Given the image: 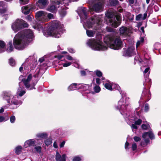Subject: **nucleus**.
I'll list each match as a JSON object with an SVG mask.
<instances>
[{
	"label": "nucleus",
	"mask_w": 161,
	"mask_h": 161,
	"mask_svg": "<svg viewBox=\"0 0 161 161\" xmlns=\"http://www.w3.org/2000/svg\"><path fill=\"white\" fill-rule=\"evenodd\" d=\"M20 83H19V87L18 88L17 92V94L18 97H21L25 93V91L22 89V87L20 86Z\"/></svg>",
	"instance_id": "20"
},
{
	"label": "nucleus",
	"mask_w": 161,
	"mask_h": 161,
	"mask_svg": "<svg viewBox=\"0 0 161 161\" xmlns=\"http://www.w3.org/2000/svg\"><path fill=\"white\" fill-rule=\"evenodd\" d=\"M67 155L65 154H63L62 155L58 152H56L55 155L56 161H66Z\"/></svg>",
	"instance_id": "17"
},
{
	"label": "nucleus",
	"mask_w": 161,
	"mask_h": 161,
	"mask_svg": "<svg viewBox=\"0 0 161 161\" xmlns=\"http://www.w3.org/2000/svg\"><path fill=\"white\" fill-rule=\"evenodd\" d=\"M101 79L99 78H97L96 79V82L97 84H100V80Z\"/></svg>",
	"instance_id": "58"
},
{
	"label": "nucleus",
	"mask_w": 161,
	"mask_h": 161,
	"mask_svg": "<svg viewBox=\"0 0 161 161\" xmlns=\"http://www.w3.org/2000/svg\"><path fill=\"white\" fill-rule=\"evenodd\" d=\"M68 50L71 53H75V50L71 48H68Z\"/></svg>",
	"instance_id": "54"
},
{
	"label": "nucleus",
	"mask_w": 161,
	"mask_h": 161,
	"mask_svg": "<svg viewBox=\"0 0 161 161\" xmlns=\"http://www.w3.org/2000/svg\"><path fill=\"white\" fill-rule=\"evenodd\" d=\"M9 64L11 66H13L15 64V60L13 58H10L9 59Z\"/></svg>",
	"instance_id": "38"
},
{
	"label": "nucleus",
	"mask_w": 161,
	"mask_h": 161,
	"mask_svg": "<svg viewBox=\"0 0 161 161\" xmlns=\"http://www.w3.org/2000/svg\"><path fill=\"white\" fill-rule=\"evenodd\" d=\"M142 128L144 130H147L148 127V126L147 125H146L145 124H142Z\"/></svg>",
	"instance_id": "51"
},
{
	"label": "nucleus",
	"mask_w": 161,
	"mask_h": 161,
	"mask_svg": "<svg viewBox=\"0 0 161 161\" xmlns=\"http://www.w3.org/2000/svg\"><path fill=\"white\" fill-rule=\"evenodd\" d=\"M31 79L32 75L31 74L29 75L26 79L24 78L23 76L22 75H20L19 77V80L23 82L26 88L29 90L36 89L35 87H32L30 84V81Z\"/></svg>",
	"instance_id": "11"
},
{
	"label": "nucleus",
	"mask_w": 161,
	"mask_h": 161,
	"mask_svg": "<svg viewBox=\"0 0 161 161\" xmlns=\"http://www.w3.org/2000/svg\"><path fill=\"white\" fill-rule=\"evenodd\" d=\"M80 84L77 83H73L71 85L68 87V89L69 91H72L76 89H79L80 88H82V86H80Z\"/></svg>",
	"instance_id": "18"
},
{
	"label": "nucleus",
	"mask_w": 161,
	"mask_h": 161,
	"mask_svg": "<svg viewBox=\"0 0 161 161\" xmlns=\"http://www.w3.org/2000/svg\"><path fill=\"white\" fill-rule=\"evenodd\" d=\"M106 30L108 32H112L113 31V29L109 27H107L106 28Z\"/></svg>",
	"instance_id": "52"
},
{
	"label": "nucleus",
	"mask_w": 161,
	"mask_h": 161,
	"mask_svg": "<svg viewBox=\"0 0 161 161\" xmlns=\"http://www.w3.org/2000/svg\"><path fill=\"white\" fill-rule=\"evenodd\" d=\"M147 16V13H145L143 15V20H144L146 19Z\"/></svg>",
	"instance_id": "63"
},
{
	"label": "nucleus",
	"mask_w": 161,
	"mask_h": 161,
	"mask_svg": "<svg viewBox=\"0 0 161 161\" xmlns=\"http://www.w3.org/2000/svg\"><path fill=\"white\" fill-rule=\"evenodd\" d=\"M71 64V63L70 62H67L63 64V65L64 67H67L69 66Z\"/></svg>",
	"instance_id": "46"
},
{
	"label": "nucleus",
	"mask_w": 161,
	"mask_h": 161,
	"mask_svg": "<svg viewBox=\"0 0 161 161\" xmlns=\"http://www.w3.org/2000/svg\"><path fill=\"white\" fill-rule=\"evenodd\" d=\"M78 13L80 16V19L87 18V9L84 7H81L78 9Z\"/></svg>",
	"instance_id": "14"
},
{
	"label": "nucleus",
	"mask_w": 161,
	"mask_h": 161,
	"mask_svg": "<svg viewBox=\"0 0 161 161\" xmlns=\"http://www.w3.org/2000/svg\"><path fill=\"white\" fill-rule=\"evenodd\" d=\"M134 141L136 142L139 141L141 140V138L140 137L135 136L133 138Z\"/></svg>",
	"instance_id": "50"
},
{
	"label": "nucleus",
	"mask_w": 161,
	"mask_h": 161,
	"mask_svg": "<svg viewBox=\"0 0 161 161\" xmlns=\"http://www.w3.org/2000/svg\"><path fill=\"white\" fill-rule=\"evenodd\" d=\"M53 147L56 148H57L58 147L57 144L56 142H54L53 144Z\"/></svg>",
	"instance_id": "60"
},
{
	"label": "nucleus",
	"mask_w": 161,
	"mask_h": 161,
	"mask_svg": "<svg viewBox=\"0 0 161 161\" xmlns=\"http://www.w3.org/2000/svg\"><path fill=\"white\" fill-rule=\"evenodd\" d=\"M142 122V120L141 119H138L137 120L135 121V123L136 125H140Z\"/></svg>",
	"instance_id": "47"
},
{
	"label": "nucleus",
	"mask_w": 161,
	"mask_h": 161,
	"mask_svg": "<svg viewBox=\"0 0 161 161\" xmlns=\"http://www.w3.org/2000/svg\"><path fill=\"white\" fill-rule=\"evenodd\" d=\"M8 45L9 47L7 48V51L8 52H12L14 49L12 42L11 41L9 42Z\"/></svg>",
	"instance_id": "28"
},
{
	"label": "nucleus",
	"mask_w": 161,
	"mask_h": 161,
	"mask_svg": "<svg viewBox=\"0 0 161 161\" xmlns=\"http://www.w3.org/2000/svg\"><path fill=\"white\" fill-rule=\"evenodd\" d=\"M102 4L100 2L95 3L93 6H91L90 7L91 10L96 12H101L102 10Z\"/></svg>",
	"instance_id": "13"
},
{
	"label": "nucleus",
	"mask_w": 161,
	"mask_h": 161,
	"mask_svg": "<svg viewBox=\"0 0 161 161\" xmlns=\"http://www.w3.org/2000/svg\"><path fill=\"white\" fill-rule=\"evenodd\" d=\"M136 125L135 124H132L131 126L132 129H137V127Z\"/></svg>",
	"instance_id": "56"
},
{
	"label": "nucleus",
	"mask_w": 161,
	"mask_h": 161,
	"mask_svg": "<svg viewBox=\"0 0 161 161\" xmlns=\"http://www.w3.org/2000/svg\"><path fill=\"white\" fill-rule=\"evenodd\" d=\"M36 137L42 139H45L48 136V134L46 132L39 133L36 135Z\"/></svg>",
	"instance_id": "24"
},
{
	"label": "nucleus",
	"mask_w": 161,
	"mask_h": 161,
	"mask_svg": "<svg viewBox=\"0 0 161 161\" xmlns=\"http://www.w3.org/2000/svg\"><path fill=\"white\" fill-rule=\"evenodd\" d=\"M115 89L119 92L120 94L122 95V98L118 102V106H115V108L119 110L121 114L123 115L127 122L128 123L129 121L133 122L134 120V118L130 116V112L129 109L130 107L129 102L126 101L125 94L122 93V91H120V88L119 86L116 84Z\"/></svg>",
	"instance_id": "4"
},
{
	"label": "nucleus",
	"mask_w": 161,
	"mask_h": 161,
	"mask_svg": "<svg viewBox=\"0 0 161 161\" xmlns=\"http://www.w3.org/2000/svg\"><path fill=\"white\" fill-rule=\"evenodd\" d=\"M110 4L112 6L116 5L118 3L117 0H109Z\"/></svg>",
	"instance_id": "37"
},
{
	"label": "nucleus",
	"mask_w": 161,
	"mask_h": 161,
	"mask_svg": "<svg viewBox=\"0 0 161 161\" xmlns=\"http://www.w3.org/2000/svg\"><path fill=\"white\" fill-rule=\"evenodd\" d=\"M66 58L69 60H73V58L69 55H67L66 56Z\"/></svg>",
	"instance_id": "55"
},
{
	"label": "nucleus",
	"mask_w": 161,
	"mask_h": 161,
	"mask_svg": "<svg viewBox=\"0 0 161 161\" xmlns=\"http://www.w3.org/2000/svg\"><path fill=\"white\" fill-rule=\"evenodd\" d=\"M64 25L58 21H53L49 24L42 25L36 24L33 27L39 31H42L43 35L46 37L52 36L55 38H59L63 33L64 29Z\"/></svg>",
	"instance_id": "2"
},
{
	"label": "nucleus",
	"mask_w": 161,
	"mask_h": 161,
	"mask_svg": "<svg viewBox=\"0 0 161 161\" xmlns=\"http://www.w3.org/2000/svg\"><path fill=\"white\" fill-rule=\"evenodd\" d=\"M34 148L37 152H40L41 151L42 147L40 146H35Z\"/></svg>",
	"instance_id": "43"
},
{
	"label": "nucleus",
	"mask_w": 161,
	"mask_h": 161,
	"mask_svg": "<svg viewBox=\"0 0 161 161\" xmlns=\"http://www.w3.org/2000/svg\"><path fill=\"white\" fill-rule=\"evenodd\" d=\"M143 20V15L142 14H139L136 16V20Z\"/></svg>",
	"instance_id": "39"
},
{
	"label": "nucleus",
	"mask_w": 161,
	"mask_h": 161,
	"mask_svg": "<svg viewBox=\"0 0 161 161\" xmlns=\"http://www.w3.org/2000/svg\"><path fill=\"white\" fill-rule=\"evenodd\" d=\"M5 42L0 40V53L3 52L5 51Z\"/></svg>",
	"instance_id": "25"
},
{
	"label": "nucleus",
	"mask_w": 161,
	"mask_h": 161,
	"mask_svg": "<svg viewBox=\"0 0 161 161\" xmlns=\"http://www.w3.org/2000/svg\"><path fill=\"white\" fill-rule=\"evenodd\" d=\"M120 34L121 36H126L128 35L130 30L129 29L126 27L122 26L119 29Z\"/></svg>",
	"instance_id": "16"
},
{
	"label": "nucleus",
	"mask_w": 161,
	"mask_h": 161,
	"mask_svg": "<svg viewBox=\"0 0 161 161\" xmlns=\"http://www.w3.org/2000/svg\"><path fill=\"white\" fill-rule=\"evenodd\" d=\"M147 73V75H146V77L148 79L149 81L150 82V80L148 78V77L150 74L149 68V67L146 68L144 71V75Z\"/></svg>",
	"instance_id": "33"
},
{
	"label": "nucleus",
	"mask_w": 161,
	"mask_h": 161,
	"mask_svg": "<svg viewBox=\"0 0 161 161\" xmlns=\"http://www.w3.org/2000/svg\"><path fill=\"white\" fill-rule=\"evenodd\" d=\"M65 141H64L62 142L60 144L59 146L60 147H64V145L65 144Z\"/></svg>",
	"instance_id": "57"
},
{
	"label": "nucleus",
	"mask_w": 161,
	"mask_h": 161,
	"mask_svg": "<svg viewBox=\"0 0 161 161\" xmlns=\"http://www.w3.org/2000/svg\"><path fill=\"white\" fill-rule=\"evenodd\" d=\"M29 0H19V3L21 4H25L28 3Z\"/></svg>",
	"instance_id": "41"
},
{
	"label": "nucleus",
	"mask_w": 161,
	"mask_h": 161,
	"mask_svg": "<svg viewBox=\"0 0 161 161\" xmlns=\"http://www.w3.org/2000/svg\"><path fill=\"white\" fill-rule=\"evenodd\" d=\"M28 25L25 21L21 19H16L12 25V28L16 33L23 28L27 27Z\"/></svg>",
	"instance_id": "8"
},
{
	"label": "nucleus",
	"mask_w": 161,
	"mask_h": 161,
	"mask_svg": "<svg viewBox=\"0 0 161 161\" xmlns=\"http://www.w3.org/2000/svg\"><path fill=\"white\" fill-rule=\"evenodd\" d=\"M95 73L96 75L98 77H101L102 75V73L100 71L97 70L95 71Z\"/></svg>",
	"instance_id": "45"
},
{
	"label": "nucleus",
	"mask_w": 161,
	"mask_h": 161,
	"mask_svg": "<svg viewBox=\"0 0 161 161\" xmlns=\"http://www.w3.org/2000/svg\"><path fill=\"white\" fill-rule=\"evenodd\" d=\"M7 5L5 2L3 1L0 2V14H3L5 13L7 9Z\"/></svg>",
	"instance_id": "19"
},
{
	"label": "nucleus",
	"mask_w": 161,
	"mask_h": 161,
	"mask_svg": "<svg viewBox=\"0 0 161 161\" xmlns=\"http://www.w3.org/2000/svg\"><path fill=\"white\" fill-rule=\"evenodd\" d=\"M137 145L136 143L133 142L132 143L131 148L133 151H135L136 149Z\"/></svg>",
	"instance_id": "40"
},
{
	"label": "nucleus",
	"mask_w": 161,
	"mask_h": 161,
	"mask_svg": "<svg viewBox=\"0 0 161 161\" xmlns=\"http://www.w3.org/2000/svg\"><path fill=\"white\" fill-rule=\"evenodd\" d=\"M25 65V63L22 64V66L20 67L19 70L20 72H21L22 70L23 69V67Z\"/></svg>",
	"instance_id": "62"
},
{
	"label": "nucleus",
	"mask_w": 161,
	"mask_h": 161,
	"mask_svg": "<svg viewBox=\"0 0 161 161\" xmlns=\"http://www.w3.org/2000/svg\"><path fill=\"white\" fill-rule=\"evenodd\" d=\"M104 43L107 47L106 44L110 48L115 50L121 49L122 46V42L119 38H116L111 35L106 36L104 38ZM106 50V49L105 50Z\"/></svg>",
	"instance_id": "5"
},
{
	"label": "nucleus",
	"mask_w": 161,
	"mask_h": 161,
	"mask_svg": "<svg viewBox=\"0 0 161 161\" xmlns=\"http://www.w3.org/2000/svg\"><path fill=\"white\" fill-rule=\"evenodd\" d=\"M22 147L20 146H18L15 148V153L17 154H20L22 149Z\"/></svg>",
	"instance_id": "32"
},
{
	"label": "nucleus",
	"mask_w": 161,
	"mask_h": 161,
	"mask_svg": "<svg viewBox=\"0 0 161 161\" xmlns=\"http://www.w3.org/2000/svg\"><path fill=\"white\" fill-rule=\"evenodd\" d=\"M41 140L39 139H31L26 141L24 145L25 148L31 146H35L37 145L41 144L42 141L40 142Z\"/></svg>",
	"instance_id": "12"
},
{
	"label": "nucleus",
	"mask_w": 161,
	"mask_h": 161,
	"mask_svg": "<svg viewBox=\"0 0 161 161\" xmlns=\"http://www.w3.org/2000/svg\"><path fill=\"white\" fill-rule=\"evenodd\" d=\"M64 57L63 56L61 55H59L57 56V58H58L60 60L63 57Z\"/></svg>",
	"instance_id": "64"
},
{
	"label": "nucleus",
	"mask_w": 161,
	"mask_h": 161,
	"mask_svg": "<svg viewBox=\"0 0 161 161\" xmlns=\"http://www.w3.org/2000/svg\"><path fill=\"white\" fill-rule=\"evenodd\" d=\"M129 145V143L127 142H126L125 144V148L127 149H128V146Z\"/></svg>",
	"instance_id": "61"
},
{
	"label": "nucleus",
	"mask_w": 161,
	"mask_h": 161,
	"mask_svg": "<svg viewBox=\"0 0 161 161\" xmlns=\"http://www.w3.org/2000/svg\"><path fill=\"white\" fill-rule=\"evenodd\" d=\"M6 121V120L5 119V118L3 116H0V122H1L3 121Z\"/></svg>",
	"instance_id": "53"
},
{
	"label": "nucleus",
	"mask_w": 161,
	"mask_h": 161,
	"mask_svg": "<svg viewBox=\"0 0 161 161\" xmlns=\"http://www.w3.org/2000/svg\"><path fill=\"white\" fill-rule=\"evenodd\" d=\"M46 145L48 146L50 145L52 143V139L51 136H49L48 138L46 139L44 141Z\"/></svg>",
	"instance_id": "26"
},
{
	"label": "nucleus",
	"mask_w": 161,
	"mask_h": 161,
	"mask_svg": "<svg viewBox=\"0 0 161 161\" xmlns=\"http://www.w3.org/2000/svg\"><path fill=\"white\" fill-rule=\"evenodd\" d=\"M81 75L82 76H84L86 75V72L85 71L82 70L80 71Z\"/></svg>",
	"instance_id": "59"
},
{
	"label": "nucleus",
	"mask_w": 161,
	"mask_h": 161,
	"mask_svg": "<svg viewBox=\"0 0 161 161\" xmlns=\"http://www.w3.org/2000/svg\"><path fill=\"white\" fill-rule=\"evenodd\" d=\"M2 97L3 100L6 101L9 106L14 105L18 106L22 103L20 98L17 95H14L11 91L3 92Z\"/></svg>",
	"instance_id": "6"
},
{
	"label": "nucleus",
	"mask_w": 161,
	"mask_h": 161,
	"mask_svg": "<svg viewBox=\"0 0 161 161\" xmlns=\"http://www.w3.org/2000/svg\"><path fill=\"white\" fill-rule=\"evenodd\" d=\"M15 117L14 116H11L10 118V121L11 123H14L15 121Z\"/></svg>",
	"instance_id": "42"
},
{
	"label": "nucleus",
	"mask_w": 161,
	"mask_h": 161,
	"mask_svg": "<svg viewBox=\"0 0 161 161\" xmlns=\"http://www.w3.org/2000/svg\"><path fill=\"white\" fill-rule=\"evenodd\" d=\"M107 15L110 18L109 21L112 26L116 28L121 24V16L119 14L115 15L110 14L109 12L108 13Z\"/></svg>",
	"instance_id": "7"
},
{
	"label": "nucleus",
	"mask_w": 161,
	"mask_h": 161,
	"mask_svg": "<svg viewBox=\"0 0 161 161\" xmlns=\"http://www.w3.org/2000/svg\"><path fill=\"white\" fill-rule=\"evenodd\" d=\"M31 9V8L30 7H27V6H24L22 7V12L24 14H27L29 13Z\"/></svg>",
	"instance_id": "23"
},
{
	"label": "nucleus",
	"mask_w": 161,
	"mask_h": 161,
	"mask_svg": "<svg viewBox=\"0 0 161 161\" xmlns=\"http://www.w3.org/2000/svg\"><path fill=\"white\" fill-rule=\"evenodd\" d=\"M82 86L83 87L82 88H80V89H82L83 90H86L88 89L89 87V85H88L85 84H80V86Z\"/></svg>",
	"instance_id": "35"
},
{
	"label": "nucleus",
	"mask_w": 161,
	"mask_h": 161,
	"mask_svg": "<svg viewBox=\"0 0 161 161\" xmlns=\"http://www.w3.org/2000/svg\"><path fill=\"white\" fill-rule=\"evenodd\" d=\"M47 10L50 12L54 13L56 11L57 8L54 5H52L49 6Z\"/></svg>",
	"instance_id": "27"
},
{
	"label": "nucleus",
	"mask_w": 161,
	"mask_h": 161,
	"mask_svg": "<svg viewBox=\"0 0 161 161\" xmlns=\"http://www.w3.org/2000/svg\"><path fill=\"white\" fill-rule=\"evenodd\" d=\"M47 4V0H39L38 1V5L41 8H44Z\"/></svg>",
	"instance_id": "21"
},
{
	"label": "nucleus",
	"mask_w": 161,
	"mask_h": 161,
	"mask_svg": "<svg viewBox=\"0 0 161 161\" xmlns=\"http://www.w3.org/2000/svg\"><path fill=\"white\" fill-rule=\"evenodd\" d=\"M134 47L131 46L129 47L127 50L125 51L123 53V55L126 57H130L134 54Z\"/></svg>",
	"instance_id": "15"
},
{
	"label": "nucleus",
	"mask_w": 161,
	"mask_h": 161,
	"mask_svg": "<svg viewBox=\"0 0 161 161\" xmlns=\"http://www.w3.org/2000/svg\"><path fill=\"white\" fill-rule=\"evenodd\" d=\"M142 137L144 139V142L142 141L140 145L141 146L145 147L149 142V140L148 138L152 140L154 138V136L152 130H150L148 132H144L142 135Z\"/></svg>",
	"instance_id": "9"
},
{
	"label": "nucleus",
	"mask_w": 161,
	"mask_h": 161,
	"mask_svg": "<svg viewBox=\"0 0 161 161\" xmlns=\"http://www.w3.org/2000/svg\"><path fill=\"white\" fill-rule=\"evenodd\" d=\"M82 157L81 156H77L74 157L72 159V161H81Z\"/></svg>",
	"instance_id": "31"
},
{
	"label": "nucleus",
	"mask_w": 161,
	"mask_h": 161,
	"mask_svg": "<svg viewBox=\"0 0 161 161\" xmlns=\"http://www.w3.org/2000/svg\"><path fill=\"white\" fill-rule=\"evenodd\" d=\"M47 18L48 19H53V15L51 13L47 14Z\"/></svg>",
	"instance_id": "44"
},
{
	"label": "nucleus",
	"mask_w": 161,
	"mask_h": 161,
	"mask_svg": "<svg viewBox=\"0 0 161 161\" xmlns=\"http://www.w3.org/2000/svg\"><path fill=\"white\" fill-rule=\"evenodd\" d=\"M144 41V38L143 37H141L140 40H138L137 43L136 45V47H138L140 45H142Z\"/></svg>",
	"instance_id": "29"
},
{
	"label": "nucleus",
	"mask_w": 161,
	"mask_h": 161,
	"mask_svg": "<svg viewBox=\"0 0 161 161\" xmlns=\"http://www.w3.org/2000/svg\"><path fill=\"white\" fill-rule=\"evenodd\" d=\"M66 14V11L64 10H62L60 12V14L62 17L64 16Z\"/></svg>",
	"instance_id": "48"
},
{
	"label": "nucleus",
	"mask_w": 161,
	"mask_h": 161,
	"mask_svg": "<svg viewBox=\"0 0 161 161\" xmlns=\"http://www.w3.org/2000/svg\"><path fill=\"white\" fill-rule=\"evenodd\" d=\"M36 16L37 19L40 23L42 25L43 24V23L48 20L47 18V13L43 11H40L36 12ZM37 24H41L39 23Z\"/></svg>",
	"instance_id": "10"
},
{
	"label": "nucleus",
	"mask_w": 161,
	"mask_h": 161,
	"mask_svg": "<svg viewBox=\"0 0 161 161\" xmlns=\"http://www.w3.org/2000/svg\"><path fill=\"white\" fill-rule=\"evenodd\" d=\"M101 17L95 16L88 19L83 24L84 28L86 29L87 36L89 37H93L96 34V39H91L88 40L87 44L92 49L96 50H105L107 48L106 46L102 40L101 33L102 31Z\"/></svg>",
	"instance_id": "1"
},
{
	"label": "nucleus",
	"mask_w": 161,
	"mask_h": 161,
	"mask_svg": "<svg viewBox=\"0 0 161 161\" xmlns=\"http://www.w3.org/2000/svg\"><path fill=\"white\" fill-rule=\"evenodd\" d=\"M34 38V33L30 29H25L18 32L14 38L13 43L14 48L22 50L26 48Z\"/></svg>",
	"instance_id": "3"
},
{
	"label": "nucleus",
	"mask_w": 161,
	"mask_h": 161,
	"mask_svg": "<svg viewBox=\"0 0 161 161\" xmlns=\"http://www.w3.org/2000/svg\"><path fill=\"white\" fill-rule=\"evenodd\" d=\"M144 108H145V111L146 112H147L148 111V110L149 109V105L147 103L145 104V105Z\"/></svg>",
	"instance_id": "49"
},
{
	"label": "nucleus",
	"mask_w": 161,
	"mask_h": 161,
	"mask_svg": "<svg viewBox=\"0 0 161 161\" xmlns=\"http://www.w3.org/2000/svg\"><path fill=\"white\" fill-rule=\"evenodd\" d=\"M151 95L150 91L145 89L143 92L142 96H144L146 97L147 98V100L148 101L150 99Z\"/></svg>",
	"instance_id": "22"
},
{
	"label": "nucleus",
	"mask_w": 161,
	"mask_h": 161,
	"mask_svg": "<svg viewBox=\"0 0 161 161\" xmlns=\"http://www.w3.org/2000/svg\"><path fill=\"white\" fill-rule=\"evenodd\" d=\"M161 48V45L159 43H156L154 45V48L156 50H159Z\"/></svg>",
	"instance_id": "34"
},
{
	"label": "nucleus",
	"mask_w": 161,
	"mask_h": 161,
	"mask_svg": "<svg viewBox=\"0 0 161 161\" xmlns=\"http://www.w3.org/2000/svg\"><path fill=\"white\" fill-rule=\"evenodd\" d=\"M94 90L96 93H98L100 91V87L97 85H96L94 87Z\"/></svg>",
	"instance_id": "36"
},
{
	"label": "nucleus",
	"mask_w": 161,
	"mask_h": 161,
	"mask_svg": "<svg viewBox=\"0 0 161 161\" xmlns=\"http://www.w3.org/2000/svg\"><path fill=\"white\" fill-rule=\"evenodd\" d=\"M105 87L108 90H111L112 87H114L113 85H112L109 83H106L104 84Z\"/></svg>",
	"instance_id": "30"
}]
</instances>
